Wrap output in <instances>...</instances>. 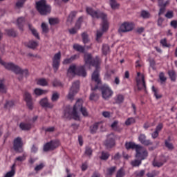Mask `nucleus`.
Listing matches in <instances>:
<instances>
[{
    "mask_svg": "<svg viewBox=\"0 0 177 177\" xmlns=\"http://www.w3.org/2000/svg\"><path fill=\"white\" fill-rule=\"evenodd\" d=\"M85 65L82 66H77L71 65L68 70V77H74V75H79L80 77H86V71H85V66H90L95 67V71L93 73L91 78L92 81H95V84H100V78L99 77V71L100 70V59L96 57L95 59H92L91 54L84 55Z\"/></svg>",
    "mask_w": 177,
    "mask_h": 177,
    "instance_id": "nucleus-1",
    "label": "nucleus"
},
{
    "mask_svg": "<svg viewBox=\"0 0 177 177\" xmlns=\"http://www.w3.org/2000/svg\"><path fill=\"white\" fill-rule=\"evenodd\" d=\"M83 103L84 101H82V100H78L72 109L68 106L66 107L64 113L66 118H73V120L78 121L80 120V111H81L84 117H88V111H86V109L82 107Z\"/></svg>",
    "mask_w": 177,
    "mask_h": 177,
    "instance_id": "nucleus-2",
    "label": "nucleus"
},
{
    "mask_svg": "<svg viewBox=\"0 0 177 177\" xmlns=\"http://www.w3.org/2000/svg\"><path fill=\"white\" fill-rule=\"evenodd\" d=\"M86 12L91 16L93 19H99L100 17L102 20L101 24V31H97V41H99V39L103 35V32H106L109 30V21H107V15L103 12H99V11L93 10L91 8H86Z\"/></svg>",
    "mask_w": 177,
    "mask_h": 177,
    "instance_id": "nucleus-3",
    "label": "nucleus"
},
{
    "mask_svg": "<svg viewBox=\"0 0 177 177\" xmlns=\"http://www.w3.org/2000/svg\"><path fill=\"white\" fill-rule=\"evenodd\" d=\"M0 64H1V66H3V67H5V68H6L7 70H11V71H14L15 74H19L20 75H24V77H26L27 74H28V71H23L20 67L15 65L13 63H6L1 59Z\"/></svg>",
    "mask_w": 177,
    "mask_h": 177,
    "instance_id": "nucleus-4",
    "label": "nucleus"
},
{
    "mask_svg": "<svg viewBox=\"0 0 177 177\" xmlns=\"http://www.w3.org/2000/svg\"><path fill=\"white\" fill-rule=\"evenodd\" d=\"M36 8L40 15H48L50 13V6L46 4V1L41 0L36 3Z\"/></svg>",
    "mask_w": 177,
    "mask_h": 177,
    "instance_id": "nucleus-5",
    "label": "nucleus"
},
{
    "mask_svg": "<svg viewBox=\"0 0 177 177\" xmlns=\"http://www.w3.org/2000/svg\"><path fill=\"white\" fill-rule=\"evenodd\" d=\"M136 158H139L141 161L143 160H146L149 156V152H147V149L142 146H137L136 147Z\"/></svg>",
    "mask_w": 177,
    "mask_h": 177,
    "instance_id": "nucleus-6",
    "label": "nucleus"
},
{
    "mask_svg": "<svg viewBox=\"0 0 177 177\" xmlns=\"http://www.w3.org/2000/svg\"><path fill=\"white\" fill-rule=\"evenodd\" d=\"M78 91H80V82L77 81L73 84L68 94V99L73 100L75 95L78 93Z\"/></svg>",
    "mask_w": 177,
    "mask_h": 177,
    "instance_id": "nucleus-7",
    "label": "nucleus"
},
{
    "mask_svg": "<svg viewBox=\"0 0 177 177\" xmlns=\"http://www.w3.org/2000/svg\"><path fill=\"white\" fill-rule=\"evenodd\" d=\"M135 25L132 22H124L121 24L119 28V32H129V31H132Z\"/></svg>",
    "mask_w": 177,
    "mask_h": 177,
    "instance_id": "nucleus-8",
    "label": "nucleus"
},
{
    "mask_svg": "<svg viewBox=\"0 0 177 177\" xmlns=\"http://www.w3.org/2000/svg\"><path fill=\"white\" fill-rule=\"evenodd\" d=\"M136 82H137V86L138 89H146V83L145 82V75L140 73V72L137 73Z\"/></svg>",
    "mask_w": 177,
    "mask_h": 177,
    "instance_id": "nucleus-9",
    "label": "nucleus"
},
{
    "mask_svg": "<svg viewBox=\"0 0 177 177\" xmlns=\"http://www.w3.org/2000/svg\"><path fill=\"white\" fill-rule=\"evenodd\" d=\"M113 90L107 85H104L102 88V95L103 99H109L113 96Z\"/></svg>",
    "mask_w": 177,
    "mask_h": 177,
    "instance_id": "nucleus-10",
    "label": "nucleus"
},
{
    "mask_svg": "<svg viewBox=\"0 0 177 177\" xmlns=\"http://www.w3.org/2000/svg\"><path fill=\"white\" fill-rule=\"evenodd\" d=\"M60 142L59 140L51 141L46 143L44 147V151H49V150H55L56 147H59Z\"/></svg>",
    "mask_w": 177,
    "mask_h": 177,
    "instance_id": "nucleus-11",
    "label": "nucleus"
},
{
    "mask_svg": "<svg viewBox=\"0 0 177 177\" xmlns=\"http://www.w3.org/2000/svg\"><path fill=\"white\" fill-rule=\"evenodd\" d=\"M14 150L19 153H21V151H23V141H21V138H20V137H17L14 140Z\"/></svg>",
    "mask_w": 177,
    "mask_h": 177,
    "instance_id": "nucleus-12",
    "label": "nucleus"
},
{
    "mask_svg": "<svg viewBox=\"0 0 177 177\" xmlns=\"http://www.w3.org/2000/svg\"><path fill=\"white\" fill-rule=\"evenodd\" d=\"M60 57H62V54L60 53V52L57 53L54 55V57L53 59V67L55 71L59 70V66H60Z\"/></svg>",
    "mask_w": 177,
    "mask_h": 177,
    "instance_id": "nucleus-13",
    "label": "nucleus"
},
{
    "mask_svg": "<svg viewBox=\"0 0 177 177\" xmlns=\"http://www.w3.org/2000/svg\"><path fill=\"white\" fill-rule=\"evenodd\" d=\"M115 136L114 134H110L107 136V139L104 142L106 149H111L115 145Z\"/></svg>",
    "mask_w": 177,
    "mask_h": 177,
    "instance_id": "nucleus-14",
    "label": "nucleus"
},
{
    "mask_svg": "<svg viewBox=\"0 0 177 177\" xmlns=\"http://www.w3.org/2000/svg\"><path fill=\"white\" fill-rule=\"evenodd\" d=\"M24 99L26 102L28 109H30V110H32L33 105L32 98H31V94H30L28 92H26L24 95Z\"/></svg>",
    "mask_w": 177,
    "mask_h": 177,
    "instance_id": "nucleus-15",
    "label": "nucleus"
},
{
    "mask_svg": "<svg viewBox=\"0 0 177 177\" xmlns=\"http://www.w3.org/2000/svg\"><path fill=\"white\" fill-rule=\"evenodd\" d=\"M138 140L142 145H144V146H150L151 145H153L149 140L146 139V136L145 134H140L138 136Z\"/></svg>",
    "mask_w": 177,
    "mask_h": 177,
    "instance_id": "nucleus-16",
    "label": "nucleus"
},
{
    "mask_svg": "<svg viewBox=\"0 0 177 177\" xmlns=\"http://www.w3.org/2000/svg\"><path fill=\"white\" fill-rule=\"evenodd\" d=\"M40 104L42 107H47L48 109H52L53 104H50L48 102V98H43L40 100Z\"/></svg>",
    "mask_w": 177,
    "mask_h": 177,
    "instance_id": "nucleus-17",
    "label": "nucleus"
},
{
    "mask_svg": "<svg viewBox=\"0 0 177 177\" xmlns=\"http://www.w3.org/2000/svg\"><path fill=\"white\" fill-rule=\"evenodd\" d=\"M164 162H165V158L162 156L160 160H154L153 165V167H158V168H160V167H162V165H164Z\"/></svg>",
    "mask_w": 177,
    "mask_h": 177,
    "instance_id": "nucleus-18",
    "label": "nucleus"
},
{
    "mask_svg": "<svg viewBox=\"0 0 177 177\" xmlns=\"http://www.w3.org/2000/svg\"><path fill=\"white\" fill-rule=\"evenodd\" d=\"M82 20V17H80L77 22L76 23L75 27L69 30L70 34H75L78 30H80L81 21Z\"/></svg>",
    "mask_w": 177,
    "mask_h": 177,
    "instance_id": "nucleus-19",
    "label": "nucleus"
},
{
    "mask_svg": "<svg viewBox=\"0 0 177 177\" xmlns=\"http://www.w3.org/2000/svg\"><path fill=\"white\" fill-rule=\"evenodd\" d=\"M26 46L30 49H35L38 46V41L30 40L28 43H26Z\"/></svg>",
    "mask_w": 177,
    "mask_h": 177,
    "instance_id": "nucleus-20",
    "label": "nucleus"
},
{
    "mask_svg": "<svg viewBox=\"0 0 177 177\" xmlns=\"http://www.w3.org/2000/svg\"><path fill=\"white\" fill-rule=\"evenodd\" d=\"M19 128L22 130V131H28V129H31V124H28L27 122H21L19 124Z\"/></svg>",
    "mask_w": 177,
    "mask_h": 177,
    "instance_id": "nucleus-21",
    "label": "nucleus"
},
{
    "mask_svg": "<svg viewBox=\"0 0 177 177\" xmlns=\"http://www.w3.org/2000/svg\"><path fill=\"white\" fill-rule=\"evenodd\" d=\"M36 83L37 85H40L41 86H47L48 80H46V79H44V78L37 79L36 80Z\"/></svg>",
    "mask_w": 177,
    "mask_h": 177,
    "instance_id": "nucleus-22",
    "label": "nucleus"
},
{
    "mask_svg": "<svg viewBox=\"0 0 177 177\" xmlns=\"http://www.w3.org/2000/svg\"><path fill=\"white\" fill-rule=\"evenodd\" d=\"M109 5L111 9L113 10L118 9V8H120V4H118L115 0H110Z\"/></svg>",
    "mask_w": 177,
    "mask_h": 177,
    "instance_id": "nucleus-23",
    "label": "nucleus"
},
{
    "mask_svg": "<svg viewBox=\"0 0 177 177\" xmlns=\"http://www.w3.org/2000/svg\"><path fill=\"white\" fill-rule=\"evenodd\" d=\"M48 92L46 90H42L41 88H35L34 91V93L37 96H41V95H46V93Z\"/></svg>",
    "mask_w": 177,
    "mask_h": 177,
    "instance_id": "nucleus-24",
    "label": "nucleus"
},
{
    "mask_svg": "<svg viewBox=\"0 0 177 177\" xmlns=\"http://www.w3.org/2000/svg\"><path fill=\"white\" fill-rule=\"evenodd\" d=\"M99 127H102V123H95L90 127L91 133H95Z\"/></svg>",
    "mask_w": 177,
    "mask_h": 177,
    "instance_id": "nucleus-25",
    "label": "nucleus"
},
{
    "mask_svg": "<svg viewBox=\"0 0 177 177\" xmlns=\"http://www.w3.org/2000/svg\"><path fill=\"white\" fill-rule=\"evenodd\" d=\"M125 146L127 150H129V149H135L136 150V147L140 146V145H136L134 142H126Z\"/></svg>",
    "mask_w": 177,
    "mask_h": 177,
    "instance_id": "nucleus-26",
    "label": "nucleus"
},
{
    "mask_svg": "<svg viewBox=\"0 0 177 177\" xmlns=\"http://www.w3.org/2000/svg\"><path fill=\"white\" fill-rule=\"evenodd\" d=\"M15 167H16L15 164H14L12 166L11 171L6 173V174L5 175V177H13V176H15V174H16V171H15Z\"/></svg>",
    "mask_w": 177,
    "mask_h": 177,
    "instance_id": "nucleus-27",
    "label": "nucleus"
},
{
    "mask_svg": "<svg viewBox=\"0 0 177 177\" xmlns=\"http://www.w3.org/2000/svg\"><path fill=\"white\" fill-rule=\"evenodd\" d=\"M78 58V55H75L72 56L71 58H68L64 60L63 63L64 64H68L69 63H71L73 60H75V59Z\"/></svg>",
    "mask_w": 177,
    "mask_h": 177,
    "instance_id": "nucleus-28",
    "label": "nucleus"
},
{
    "mask_svg": "<svg viewBox=\"0 0 177 177\" xmlns=\"http://www.w3.org/2000/svg\"><path fill=\"white\" fill-rule=\"evenodd\" d=\"M115 102L118 104L122 103L124 102V95H118L115 97Z\"/></svg>",
    "mask_w": 177,
    "mask_h": 177,
    "instance_id": "nucleus-29",
    "label": "nucleus"
},
{
    "mask_svg": "<svg viewBox=\"0 0 177 177\" xmlns=\"http://www.w3.org/2000/svg\"><path fill=\"white\" fill-rule=\"evenodd\" d=\"M73 49H75V50H77V52H84V50H85V48L79 44H74Z\"/></svg>",
    "mask_w": 177,
    "mask_h": 177,
    "instance_id": "nucleus-30",
    "label": "nucleus"
},
{
    "mask_svg": "<svg viewBox=\"0 0 177 177\" xmlns=\"http://www.w3.org/2000/svg\"><path fill=\"white\" fill-rule=\"evenodd\" d=\"M23 23H24V18L23 17H19L17 20V25L18 26L20 30H22L21 26H23Z\"/></svg>",
    "mask_w": 177,
    "mask_h": 177,
    "instance_id": "nucleus-31",
    "label": "nucleus"
},
{
    "mask_svg": "<svg viewBox=\"0 0 177 177\" xmlns=\"http://www.w3.org/2000/svg\"><path fill=\"white\" fill-rule=\"evenodd\" d=\"M28 27L29 30H30V31L32 32V34H33L36 38L39 39V36L38 35V32H37V30L34 28H32L31 25H28Z\"/></svg>",
    "mask_w": 177,
    "mask_h": 177,
    "instance_id": "nucleus-32",
    "label": "nucleus"
},
{
    "mask_svg": "<svg viewBox=\"0 0 177 177\" xmlns=\"http://www.w3.org/2000/svg\"><path fill=\"white\" fill-rule=\"evenodd\" d=\"M109 157H110V153H109L107 152L102 151V155L100 156V159L106 160H108Z\"/></svg>",
    "mask_w": 177,
    "mask_h": 177,
    "instance_id": "nucleus-33",
    "label": "nucleus"
},
{
    "mask_svg": "<svg viewBox=\"0 0 177 177\" xmlns=\"http://www.w3.org/2000/svg\"><path fill=\"white\" fill-rule=\"evenodd\" d=\"M75 15H77V12H71V14L69 15V16L68 17L67 23H71V21H73V19H74V17H75Z\"/></svg>",
    "mask_w": 177,
    "mask_h": 177,
    "instance_id": "nucleus-34",
    "label": "nucleus"
},
{
    "mask_svg": "<svg viewBox=\"0 0 177 177\" xmlns=\"http://www.w3.org/2000/svg\"><path fill=\"white\" fill-rule=\"evenodd\" d=\"M168 73L171 81H175V80H176V74L175 73V71H169Z\"/></svg>",
    "mask_w": 177,
    "mask_h": 177,
    "instance_id": "nucleus-35",
    "label": "nucleus"
},
{
    "mask_svg": "<svg viewBox=\"0 0 177 177\" xmlns=\"http://www.w3.org/2000/svg\"><path fill=\"white\" fill-rule=\"evenodd\" d=\"M125 175V171H124V169L121 168L119 169L116 174V177H124Z\"/></svg>",
    "mask_w": 177,
    "mask_h": 177,
    "instance_id": "nucleus-36",
    "label": "nucleus"
},
{
    "mask_svg": "<svg viewBox=\"0 0 177 177\" xmlns=\"http://www.w3.org/2000/svg\"><path fill=\"white\" fill-rule=\"evenodd\" d=\"M57 23H59V19L57 18H50L49 19V24H50V26L57 24Z\"/></svg>",
    "mask_w": 177,
    "mask_h": 177,
    "instance_id": "nucleus-37",
    "label": "nucleus"
},
{
    "mask_svg": "<svg viewBox=\"0 0 177 177\" xmlns=\"http://www.w3.org/2000/svg\"><path fill=\"white\" fill-rule=\"evenodd\" d=\"M142 164V160H135L131 162L132 167H139Z\"/></svg>",
    "mask_w": 177,
    "mask_h": 177,
    "instance_id": "nucleus-38",
    "label": "nucleus"
},
{
    "mask_svg": "<svg viewBox=\"0 0 177 177\" xmlns=\"http://www.w3.org/2000/svg\"><path fill=\"white\" fill-rule=\"evenodd\" d=\"M44 167L45 163H40L35 167V171H36V172H38V171H41V169H43Z\"/></svg>",
    "mask_w": 177,
    "mask_h": 177,
    "instance_id": "nucleus-39",
    "label": "nucleus"
},
{
    "mask_svg": "<svg viewBox=\"0 0 177 177\" xmlns=\"http://www.w3.org/2000/svg\"><path fill=\"white\" fill-rule=\"evenodd\" d=\"M82 37L84 44H88V42L89 41V39H88V35L84 32L82 34Z\"/></svg>",
    "mask_w": 177,
    "mask_h": 177,
    "instance_id": "nucleus-40",
    "label": "nucleus"
},
{
    "mask_svg": "<svg viewBox=\"0 0 177 177\" xmlns=\"http://www.w3.org/2000/svg\"><path fill=\"white\" fill-rule=\"evenodd\" d=\"M159 78H160V81L161 84H162L163 82H165L167 81V77H165L164 73H160L159 74Z\"/></svg>",
    "mask_w": 177,
    "mask_h": 177,
    "instance_id": "nucleus-41",
    "label": "nucleus"
},
{
    "mask_svg": "<svg viewBox=\"0 0 177 177\" xmlns=\"http://www.w3.org/2000/svg\"><path fill=\"white\" fill-rule=\"evenodd\" d=\"M141 16L143 19H149V17H150V13L147 11L143 10L141 12Z\"/></svg>",
    "mask_w": 177,
    "mask_h": 177,
    "instance_id": "nucleus-42",
    "label": "nucleus"
},
{
    "mask_svg": "<svg viewBox=\"0 0 177 177\" xmlns=\"http://www.w3.org/2000/svg\"><path fill=\"white\" fill-rule=\"evenodd\" d=\"M152 91L154 92V96L156 97V99H161V95L158 94V92L154 86H152Z\"/></svg>",
    "mask_w": 177,
    "mask_h": 177,
    "instance_id": "nucleus-43",
    "label": "nucleus"
},
{
    "mask_svg": "<svg viewBox=\"0 0 177 177\" xmlns=\"http://www.w3.org/2000/svg\"><path fill=\"white\" fill-rule=\"evenodd\" d=\"M59 95L57 92L53 93L51 97L52 102H56L59 99Z\"/></svg>",
    "mask_w": 177,
    "mask_h": 177,
    "instance_id": "nucleus-44",
    "label": "nucleus"
},
{
    "mask_svg": "<svg viewBox=\"0 0 177 177\" xmlns=\"http://www.w3.org/2000/svg\"><path fill=\"white\" fill-rule=\"evenodd\" d=\"M109 50H110V48L107 45H104L102 46V53L104 55L108 54Z\"/></svg>",
    "mask_w": 177,
    "mask_h": 177,
    "instance_id": "nucleus-45",
    "label": "nucleus"
},
{
    "mask_svg": "<svg viewBox=\"0 0 177 177\" xmlns=\"http://www.w3.org/2000/svg\"><path fill=\"white\" fill-rule=\"evenodd\" d=\"M6 93V86L3 83L0 84V93Z\"/></svg>",
    "mask_w": 177,
    "mask_h": 177,
    "instance_id": "nucleus-46",
    "label": "nucleus"
},
{
    "mask_svg": "<svg viewBox=\"0 0 177 177\" xmlns=\"http://www.w3.org/2000/svg\"><path fill=\"white\" fill-rule=\"evenodd\" d=\"M133 122H135V119L133 118H129L126 120L125 124L131 125V124H133Z\"/></svg>",
    "mask_w": 177,
    "mask_h": 177,
    "instance_id": "nucleus-47",
    "label": "nucleus"
},
{
    "mask_svg": "<svg viewBox=\"0 0 177 177\" xmlns=\"http://www.w3.org/2000/svg\"><path fill=\"white\" fill-rule=\"evenodd\" d=\"M26 0H19L18 2L16 3L17 8H21L23 5L24 4V1Z\"/></svg>",
    "mask_w": 177,
    "mask_h": 177,
    "instance_id": "nucleus-48",
    "label": "nucleus"
},
{
    "mask_svg": "<svg viewBox=\"0 0 177 177\" xmlns=\"http://www.w3.org/2000/svg\"><path fill=\"white\" fill-rule=\"evenodd\" d=\"M165 17L167 19H172V17H174V12H172V11H168L165 15Z\"/></svg>",
    "mask_w": 177,
    "mask_h": 177,
    "instance_id": "nucleus-49",
    "label": "nucleus"
},
{
    "mask_svg": "<svg viewBox=\"0 0 177 177\" xmlns=\"http://www.w3.org/2000/svg\"><path fill=\"white\" fill-rule=\"evenodd\" d=\"M41 28L43 30V32H48V26L46 25L45 23L41 24Z\"/></svg>",
    "mask_w": 177,
    "mask_h": 177,
    "instance_id": "nucleus-50",
    "label": "nucleus"
},
{
    "mask_svg": "<svg viewBox=\"0 0 177 177\" xmlns=\"http://www.w3.org/2000/svg\"><path fill=\"white\" fill-rule=\"evenodd\" d=\"M7 34L8 35H10L11 37H16V33L15 32V31H13V30H8Z\"/></svg>",
    "mask_w": 177,
    "mask_h": 177,
    "instance_id": "nucleus-51",
    "label": "nucleus"
},
{
    "mask_svg": "<svg viewBox=\"0 0 177 177\" xmlns=\"http://www.w3.org/2000/svg\"><path fill=\"white\" fill-rule=\"evenodd\" d=\"M118 125V122L115 121L113 122V124L111 125L112 129H114V131H117V126Z\"/></svg>",
    "mask_w": 177,
    "mask_h": 177,
    "instance_id": "nucleus-52",
    "label": "nucleus"
},
{
    "mask_svg": "<svg viewBox=\"0 0 177 177\" xmlns=\"http://www.w3.org/2000/svg\"><path fill=\"white\" fill-rule=\"evenodd\" d=\"M165 146L169 149V150H172V149H174V145L168 142V141H165Z\"/></svg>",
    "mask_w": 177,
    "mask_h": 177,
    "instance_id": "nucleus-53",
    "label": "nucleus"
},
{
    "mask_svg": "<svg viewBox=\"0 0 177 177\" xmlns=\"http://www.w3.org/2000/svg\"><path fill=\"white\" fill-rule=\"evenodd\" d=\"M115 169H116L115 167H113L109 169H108V174H109V175H111L113 172L115 171Z\"/></svg>",
    "mask_w": 177,
    "mask_h": 177,
    "instance_id": "nucleus-54",
    "label": "nucleus"
},
{
    "mask_svg": "<svg viewBox=\"0 0 177 177\" xmlns=\"http://www.w3.org/2000/svg\"><path fill=\"white\" fill-rule=\"evenodd\" d=\"M97 99V95H95V93H91L90 95V100H96Z\"/></svg>",
    "mask_w": 177,
    "mask_h": 177,
    "instance_id": "nucleus-55",
    "label": "nucleus"
},
{
    "mask_svg": "<svg viewBox=\"0 0 177 177\" xmlns=\"http://www.w3.org/2000/svg\"><path fill=\"white\" fill-rule=\"evenodd\" d=\"M160 44L162 45V46H165L166 48H167L169 46L167 44V39H163L160 41Z\"/></svg>",
    "mask_w": 177,
    "mask_h": 177,
    "instance_id": "nucleus-56",
    "label": "nucleus"
},
{
    "mask_svg": "<svg viewBox=\"0 0 177 177\" xmlns=\"http://www.w3.org/2000/svg\"><path fill=\"white\" fill-rule=\"evenodd\" d=\"M162 123H160L157 127H156V131L157 132H160V131H161L162 129Z\"/></svg>",
    "mask_w": 177,
    "mask_h": 177,
    "instance_id": "nucleus-57",
    "label": "nucleus"
},
{
    "mask_svg": "<svg viewBox=\"0 0 177 177\" xmlns=\"http://www.w3.org/2000/svg\"><path fill=\"white\" fill-rule=\"evenodd\" d=\"M170 24L173 27V28H177V21H171Z\"/></svg>",
    "mask_w": 177,
    "mask_h": 177,
    "instance_id": "nucleus-58",
    "label": "nucleus"
},
{
    "mask_svg": "<svg viewBox=\"0 0 177 177\" xmlns=\"http://www.w3.org/2000/svg\"><path fill=\"white\" fill-rule=\"evenodd\" d=\"M15 104V102L13 101H9L6 104V107H12Z\"/></svg>",
    "mask_w": 177,
    "mask_h": 177,
    "instance_id": "nucleus-59",
    "label": "nucleus"
},
{
    "mask_svg": "<svg viewBox=\"0 0 177 177\" xmlns=\"http://www.w3.org/2000/svg\"><path fill=\"white\" fill-rule=\"evenodd\" d=\"M151 137L153 138V139H156V138L158 137V131H156V130L155 131V132H153L151 134Z\"/></svg>",
    "mask_w": 177,
    "mask_h": 177,
    "instance_id": "nucleus-60",
    "label": "nucleus"
},
{
    "mask_svg": "<svg viewBox=\"0 0 177 177\" xmlns=\"http://www.w3.org/2000/svg\"><path fill=\"white\" fill-rule=\"evenodd\" d=\"M85 153H86L87 156H91V154H92V149H91V148H87V149H86Z\"/></svg>",
    "mask_w": 177,
    "mask_h": 177,
    "instance_id": "nucleus-61",
    "label": "nucleus"
},
{
    "mask_svg": "<svg viewBox=\"0 0 177 177\" xmlns=\"http://www.w3.org/2000/svg\"><path fill=\"white\" fill-rule=\"evenodd\" d=\"M24 160H26L25 156H19L17 158V161H24Z\"/></svg>",
    "mask_w": 177,
    "mask_h": 177,
    "instance_id": "nucleus-62",
    "label": "nucleus"
},
{
    "mask_svg": "<svg viewBox=\"0 0 177 177\" xmlns=\"http://www.w3.org/2000/svg\"><path fill=\"white\" fill-rule=\"evenodd\" d=\"M55 131V127H48L46 129V132H53Z\"/></svg>",
    "mask_w": 177,
    "mask_h": 177,
    "instance_id": "nucleus-63",
    "label": "nucleus"
},
{
    "mask_svg": "<svg viewBox=\"0 0 177 177\" xmlns=\"http://www.w3.org/2000/svg\"><path fill=\"white\" fill-rule=\"evenodd\" d=\"M102 115L107 118L110 117V112H107V111L103 112Z\"/></svg>",
    "mask_w": 177,
    "mask_h": 177,
    "instance_id": "nucleus-64",
    "label": "nucleus"
}]
</instances>
